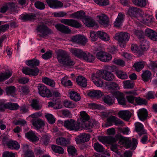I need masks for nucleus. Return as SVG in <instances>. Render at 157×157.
I'll return each instance as SVG.
<instances>
[{
	"label": "nucleus",
	"instance_id": "0eeeda50",
	"mask_svg": "<svg viewBox=\"0 0 157 157\" xmlns=\"http://www.w3.org/2000/svg\"><path fill=\"white\" fill-rule=\"evenodd\" d=\"M101 72L97 71L96 73L92 74L91 76L92 80L94 83L98 87H101L104 83L103 80L101 79Z\"/></svg>",
	"mask_w": 157,
	"mask_h": 157
},
{
	"label": "nucleus",
	"instance_id": "9b49d317",
	"mask_svg": "<svg viewBox=\"0 0 157 157\" xmlns=\"http://www.w3.org/2000/svg\"><path fill=\"white\" fill-rule=\"evenodd\" d=\"M36 30L38 32L41 33L40 36L43 37L53 33L52 30L44 24L39 25L37 27Z\"/></svg>",
	"mask_w": 157,
	"mask_h": 157
},
{
	"label": "nucleus",
	"instance_id": "13d9d810",
	"mask_svg": "<svg viewBox=\"0 0 157 157\" xmlns=\"http://www.w3.org/2000/svg\"><path fill=\"white\" fill-rule=\"evenodd\" d=\"M81 129H82V128H92L94 126V124L93 123L87 121L83 123L82 124L81 123Z\"/></svg>",
	"mask_w": 157,
	"mask_h": 157
},
{
	"label": "nucleus",
	"instance_id": "b1692460",
	"mask_svg": "<svg viewBox=\"0 0 157 157\" xmlns=\"http://www.w3.org/2000/svg\"><path fill=\"white\" fill-rule=\"evenodd\" d=\"M82 21L85 25L88 27H92L96 25L94 20L90 17L86 16Z\"/></svg>",
	"mask_w": 157,
	"mask_h": 157
},
{
	"label": "nucleus",
	"instance_id": "5fc2aeb1",
	"mask_svg": "<svg viewBox=\"0 0 157 157\" xmlns=\"http://www.w3.org/2000/svg\"><path fill=\"white\" fill-rule=\"evenodd\" d=\"M7 105L8 106L7 109L12 110H16L19 107V105L17 103L8 102Z\"/></svg>",
	"mask_w": 157,
	"mask_h": 157
},
{
	"label": "nucleus",
	"instance_id": "774afa93",
	"mask_svg": "<svg viewBox=\"0 0 157 157\" xmlns=\"http://www.w3.org/2000/svg\"><path fill=\"white\" fill-rule=\"evenodd\" d=\"M35 6L37 8L40 10H43L45 7L44 3L40 1L36 2L35 3Z\"/></svg>",
	"mask_w": 157,
	"mask_h": 157
},
{
	"label": "nucleus",
	"instance_id": "a211bd4d",
	"mask_svg": "<svg viewBox=\"0 0 157 157\" xmlns=\"http://www.w3.org/2000/svg\"><path fill=\"white\" fill-rule=\"evenodd\" d=\"M36 14L33 13H29L21 15V20L23 21H33L36 19Z\"/></svg>",
	"mask_w": 157,
	"mask_h": 157
},
{
	"label": "nucleus",
	"instance_id": "680f3d73",
	"mask_svg": "<svg viewBox=\"0 0 157 157\" xmlns=\"http://www.w3.org/2000/svg\"><path fill=\"white\" fill-rule=\"evenodd\" d=\"M67 151L68 153L72 156L77 155V151L75 147L71 146H69Z\"/></svg>",
	"mask_w": 157,
	"mask_h": 157
},
{
	"label": "nucleus",
	"instance_id": "9d476101",
	"mask_svg": "<svg viewBox=\"0 0 157 157\" xmlns=\"http://www.w3.org/2000/svg\"><path fill=\"white\" fill-rule=\"evenodd\" d=\"M96 56L101 61L105 62L110 61L112 57L110 54L102 51L97 53Z\"/></svg>",
	"mask_w": 157,
	"mask_h": 157
},
{
	"label": "nucleus",
	"instance_id": "f03ea898",
	"mask_svg": "<svg viewBox=\"0 0 157 157\" xmlns=\"http://www.w3.org/2000/svg\"><path fill=\"white\" fill-rule=\"evenodd\" d=\"M63 125L68 129L75 131L79 130L81 127L80 123L71 119L65 121Z\"/></svg>",
	"mask_w": 157,
	"mask_h": 157
},
{
	"label": "nucleus",
	"instance_id": "1a4fd4ad",
	"mask_svg": "<svg viewBox=\"0 0 157 157\" xmlns=\"http://www.w3.org/2000/svg\"><path fill=\"white\" fill-rule=\"evenodd\" d=\"M60 21L65 25L76 28L81 27L82 25L80 22L73 19H63L61 20Z\"/></svg>",
	"mask_w": 157,
	"mask_h": 157
},
{
	"label": "nucleus",
	"instance_id": "3c124183",
	"mask_svg": "<svg viewBox=\"0 0 157 157\" xmlns=\"http://www.w3.org/2000/svg\"><path fill=\"white\" fill-rule=\"evenodd\" d=\"M63 106L67 108H72L75 107V104L72 101L69 100H65L63 101Z\"/></svg>",
	"mask_w": 157,
	"mask_h": 157
},
{
	"label": "nucleus",
	"instance_id": "cd10ccee",
	"mask_svg": "<svg viewBox=\"0 0 157 157\" xmlns=\"http://www.w3.org/2000/svg\"><path fill=\"white\" fill-rule=\"evenodd\" d=\"M70 52L73 55L79 58H82L85 52L80 49L75 48H71Z\"/></svg>",
	"mask_w": 157,
	"mask_h": 157
},
{
	"label": "nucleus",
	"instance_id": "393cba45",
	"mask_svg": "<svg viewBox=\"0 0 157 157\" xmlns=\"http://www.w3.org/2000/svg\"><path fill=\"white\" fill-rule=\"evenodd\" d=\"M56 142L57 144L63 146H66L71 143L69 138H57Z\"/></svg>",
	"mask_w": 157,
	"mask_h": 157
},
{
	"label": "nucleus",
	"instance_id": "a19ab883",
	"mask_svg": "<svg viewBox=\"0 0 157 157\" xmlns=\"http://www.w3.org/2000/svg\"><path fill=\"white\" fill-rule=\"evenodd\" d=\"M140 47L141 49L145 51L149 48L148 41L145 40L143 38L140 40Z\"/></svg>",
	"mask_w": 157,
	"mask_h": 157
},
{
	"label": "nucleus",
	"instance_id": "4be33fe9",
	"mask_svg": "<svg viewBox=\"0 0 157 157\" xmlns=\"http://www.w3.org/2000/svg\"><path fill=\"white\" fill-rule=\"evenodd\" d=\"M118 115L124 120L128 121L131 117V113L128 110L121 111L119 112Z\"/></svg>",
	"mask_w": 157,
	"mask_h": 157
},
{
	"label": "nucleus",
	"instance_id": "4c0bfd02",
	"mask_svg": "<svg viewBox=\"0 0 157 157\" xmlns=\"http://www.w3.org/2000/svg\"><path fill=\"white\" fill-rule=\"evenodd\" d=\"M12 73L9 70L0 74V82L6 80L9 78L12 75Z\"/></svg>",
	"mask_w": 157,
	"mask_h": 157
},
{
	"label": "nucleus",
	"instance_id": "4468645a",
	"mask_svg": "<svg viewBox=\"0 0 157 157\" xmlns=\"http://www.w3.org/2000/svg\"><path fill=\"white\" fill-rule=\"evenodd\" d=\"M32 123L37 129H42L45 125L44 122L40 118H35L32 119Z\"/></svg>",
	"mask_w": 157,
	"mask_h": 157
},
{
	"label": "nucleus",
	"instance_id": "de8ad7c7",
	"mask_svg": "<svg viewBox=\"0 0 157 157\" xmlns=\"http://www.w3.org/2000/svg\"><path fill=\"white\" fill-rule=\"evenodd\" d=\"M52 150L55 152L59 154H63L64 150L62 147L55 145H52L51 146Z\"/></svg>",
	"mask_w": 157,
	"mask_h": 157
},
{
	"label": "nucleus",
	"instance_id": "37998d69",
	"mask_svg": "<svg viewBox=\"0 0 157 157\" xmlns=\"http://www.w3.org/2000/svg\"><path fill=\"white\" fill-rule=\"evenodd\" d=\"M117 77L122 79H127L128 78L126 72L122 71L117 70L116 72Z\"/></svg>",
	"mask_w": 157,
	"mask_h": 157
},
{
	"label": "nucleus",
	"instance_id": "052dcab7",
	"mask_svg": "<svg viewBox=\"0 0 157 157\" xmlns=\"http://www.w3.org/2000/svg\"><path fill=\"white\" fill-rule=\"evenodd\" d=\"M94 2L100 6H105L109 4L108 0H94Z\"/></svg>",
	"mask_w": 157,
	"mask_h": 157
},
{
	"label": "nucleus",
	"instance_id": "aec40b11",
	"mask_svg": "<svg viewBox=\"0 0 157 157\" xmlns=\"http://www.w3.org/2000/svg\"><path fill=\"white\" fill-rule=\"evenodd\" d=\"M100 71L102 73L101 75L102 78L108 81H111L114 79V76L111 72L105 70H101Z\"/></svg>",
	"mask_w": 157,
	"mask_h": 157
},
{
	"label": "nucleus",
	"instance_id": "bf43d9fd",
	"mask_svg": "<svg viewBox=\"0 0 157 157\" xmlns=\"http://www.w3.org/2000/svg\"><path fill=\"white\" fill-rule=\"evenodd\" d=\"M31 105L36 110H39L41 109V107L39 105L38 101L36 99H34L33 100Z\"/></svg>",
	"mask_w": 157,
	"mask_h": 157
},
{
	"label": "nucleus",
	"instance_id": "c85d7f7f",
	"mask_svg": "<svg viewBox=\"0 0 157 157\" xmlns=\"http://www.w3.org/2000/svg\"><path fill=\"white\" fill-rule=\"evenodd\" d=\"M98 36L101 40L105 41H108L110 40L109 35L105 32L99 31L97 32Z\"/></svg>",
	"mask_w": 157,
	"mask_h": 157
},
{
	"label": "nucleus",
	"instance_id": "0e129e2a",
	"mask_svg": "<svg viewBox=\"0 0 157 157\" xmlns=\"http://www.w3.org/2000/svg\"><path fill=\"white\" fill-rule=\"evenodd\" d=\"M94 148L98 152H102L104 151V148L102 145L98 143H94Z\"/></svg>",
	"mask_w": 157,
	"mask_h": 157
},
{
	"label": "nucleus",
	"instance_id": "7c9ffc66",
	"mask_svg": "<svg viewBox=\"0 0 157 157\" xmlns=\"http://www.w3.org/2000/svg\"><path fill=\"white\" fill-rule=\"evenodd\" d=\"M70 16L73 18L82 19L83 20L86 16L85 13L83 11H79L71 14Z\"/></svg>",
	"mask_w": 157,
	"mask_h": 157
},
{
	"label": "nucleus",
	"instance_id": "473e14b6",
	"mask_svg": "<svg viewBox=\"0 0 157 157\" xmlns=\"http://www.w3.org/2000/svg\"><path fill=\"white\" fill-rule=\"evenodd\" d=\"M82 58L86 61L90 63H93L95 58V57L92 54L89 53H86L85 52Z\"/></svg>",
	"mask_w": 157,
	"mask_h": 157
},
{
	"label": "nucleus",
	"instance_id": "6e6d98bb",
	"mask_svg": "<svg viewBox=\"0 0 157 157\" xmlns=\"http://www.w3.org/2000/svg\"><path fill=\"white\" fill-rule=\"evenodd\" d=\"M61 82L65 86H70L72 85V83L71 80H67L66 77H63L62 78Z\"/></svg>",
	"mask_w": 157,
	"mask_h": 157
},
{
	"label": "nucleus",
	"instance_id": "79ce46f5",
	"mask_svg": "<svg viewBox=\"0 0 157 157\" xmlns=\"http://www.w3.org/2000/svg\"><path fill=\"white\" fill-rule=\"evenodd\" d=\"M102 99L105 103L109 105H112L114 103L112 96L109 95L105 96L102 98Z\"/></svg>",
	"mask_w": 157,
	"mask_h": 157
},
{
	"label": "nucleus",
	"instance_id": "e433bc0d",
	"mask_svg": "<svg viewBox=\"0 0 157 157\" xmlns=\"http://www.w3.org/2000/svg\"><path fill=\"white\" fill-rule=\"evenodd\" d=\"M123 83L124 87L125 89H132L135 85L134 82L130 80L124 81Z\"/></svg>",
	"mask_w": 157,
	"mask_h": 157
},
{
	"label": "nucleus",
	"instance_id": "7ed1b4c3",
	"mask_svg": "<svg viewBox=\"0 0 157 157\" xmlns=\"http://www.w3.org/2000/svg\"><path fill=\"white\" fill-rule=\"evenodd\" d=\"M120 141L128 148L135 150L137 145L138 141L136 139L133 138L132 140H130L129 138H120Z\"/></svg>",
	"mask_w": 157,
	"mask_h": 157
},
{
	"label": "nucleus",
	"instance_id": "338daca9",
	"mask_svg": "<svg viewBox=\"0 0 157 157\" xmlns=\"http://www.w3.org/2000/svg\"><path fill=\"white\" fill-rule=\"evenodd\" d=\"M136 102L138 105H141L143 104H146L147 101L145 99L141 98L140 97L136 98L135 99Z\"/></svg>",
	"mask_w": 157,
	"mask_h": 157
},
{
	"label": "nucleus",
	"instance_id": "2f4dec72",
	"mask_svg": "<svg viewBox=\"0 0 157 157\" xmlns=\"http://www.w3.org/2000/svg\"><path fill=\"white\" fill-rule=\"evenodd\" d=\"M87 94L91 97L98 98L102 96L103 93L100 90H93L88 92Z\"/></svg>",
	"mask_w": 157,
	"mask_h": 157
},
{
	"label": "nucleus",
	"instance_id": "603ef678",
	"mask_svg": "<svg viewBox=\"0 0 157 157\" xmlns=\"http://www.w3.org/2000/svg\"><path fill=\"white\" fill-rule=\"evenodd\" d=\"M80 115L81 116V119L82 124L89 120V117L85 111H82L81 112Z\"/></svg>",
	"mask_w": 157,
	"mask_h": 157
},
{
	"label": "nucleus",
	"instance_id": "20e7f679",
	"mask_svg": "<svg viewBox=\"0 0 157 157\" xmlns=\"http://www.w3.org/2000/svg\"><path fill=\"white\" fill-rule=\"evenodd\" d=\"M0 140L3 144L6 145L11 149L17 150L20 148V145L16 141L9 140L8 138H1Z\"/></svg>",
	"mask_w": 157,
	"mask_h": 157
},
{
	"label": "nucleus",
	"instance_id": "c9c22d12",
	"mask_svg": "<svg viewBox=\"0 0 157 157\" xmlns=\"http://www.w3.org/2000/svg\"><path fill=\"white\" fill-rule=\"evenodd\" d=\"M117 138H98L100 142L103 144H112L116 141Z\"/></svg>",
	"mask_w": 157,
	"mask_h": 157
},
{
	"label": "nucleus",
	"instance_id": "f8f14e48",
	"mask_svg": "<svg viewBox=\"0 0 157 157\" xmlns=\"http://www.w3.org/2000/svg\"><path fill=\"white\" fill-rule=\"evenodd\" d=\"M140 21L142 23L148 25L154 21V18L151 15L148 14H144L139 18Z\"/></svg>",
	"mask_w": 157,
	"mask_h": 157
},
{
	"label": "nucleus",
	"instance_id": "bb28decb",
	"mask_svg": "<svg viewBox=\"0 0 157 157\" xmlns=\"http://www.w3.org/2000/svg\"><path fill=\"white\" fill-rule=\"evenodd\" d=\"M124 15L121 13H119L118 15L114 22V25L116 27H120L122 23L124 21Z\"/></svg>",
	"mask_w": 157,
	"mask_h": 157
},
{
	"label": "nucleus",
	"instance_id": "8fccbe9b",
	"mask_svg": "<svg viewBox=\"0 0 157 157\" xmlns=\"http://www.w3.org/2000/svg\"><path fill=\"white\" fill-rule=\"evenodd\" d=\"M151 76V73L148 70L144 71L141 75L142 79L145 82L148 81Z\"/></svg>",
	"mask_w": 157,
	"mask_h": 157
},
{
	"label": "nucleus",
	"instance_id": "c03bdc74",
	"mask_svg": "<svg viewBox=\"0 0 157 157\" xmlns=\"http://www.w3.org/2000/svg\"><path fill=\"white\" fill-rule=\"evenodd\" d=\"M26 64L28 66L31 67L38 66L39 65L40 61L36 59H32L26 61Z\"/></svg>",
	"mask_w": 157,
	"mask_h": 157
},
{
	"label": "nucleus",
	"instance_id": "09e8293b",
	"mask_svg": "<svg viewBox=\"0 0 157 157\" xmlns=\"http://www.w3.org/2000/svg\"><path fill=\"white\" fill-rule=\"evenodd\" d=\"M9 10L12 12V13H14L17 11V6L13 2H9L6 3Z\"/></svg>",
	"mask_w": 157,
	"mask_h": 157
},
{
	"label": "nucleus",
	"instance_id": "a18cd8bd",
	"mask_svg": "<svg viewBox=\"0 0 157 157\" xmlns=\"http://www.w3.org/2000/svg\"><path fill=\"white\" fill-rule=\"evenodd\" d=\"M132 2L136 6L141 7H145L147 4L146 0H132Z\"/></svg>",
	"mask_w": 157,
	"mask_h": 157
},
{
	"label": "nucleus",
	"instance_id": "864d4df0",
	"mask_svg": "<svg viewBox=\"0 0 157 157\" xmlns=\"http://www.w3.org/2000/svg\"><path fill=\"white\" fill-rule=\"evenodd\" d=\"M138 12V9L136 7H131L129 9L128 13L131 16L134 17Z\"/></svg>",
	"mask_w": 157,
	"mask_h": 157
},
{
	"label": "nucleus",
	"instance_id": "dca6fc26",
	"mask_svg": "<svg viewBox=\"0 0 157 157\" xmlns=\"http://www.w3.org/2000/svg\"><path fill=\"white\" fill-rule=\"evenodd\" d=\"M124 93L127 94L126 98L128 101L130 103H133L136 98L134 96L138 95L136 91L135 90L129 91H125Z\"/></svg>",
	"mask_w": 157,
	"mask_h": 157
},
{
	"label": "nucleus",
	"instance_id": "f257e3e1",
	"mask_svg": "<svg viewBox=\"0 0 157 157\" xmlns=\"http://www.w3.org/2000/svg\"><path fill=\"white\" fill-rule=\"evenodd\" d=\"M57 58L59 63L63 65L70 66L74 65L75 62L72 60L67 52L59 50L57 53Z\"/></svg>",
	"mask_w": 157,
	"mask_h": 157
},
{
	"label": "nucleus",
	"instance_id": "f704fd0d",
	"mask_svg": "<svg viewBox=\"0 0 157 157\" xmlns=\"http://www.w3.org/2000/svg\"><path fill=\"white\" fill-rule=\"evenodd\" d=\"M118 131L119 133L116 135L115 137H124L119 135V133H122L124 134L128 135L129 134V132L130 131V130L128 127L123 128H118Z\"/></svg>",
	"mask_w": 157,
	"mask_h": 157
},
{
	"label": "nucleus",
	"instance_id": "49530a36",
	"mask_svg": "<svg viewBox=\"0 0 157 157\" xmlns=\"http://www.w3.org/2000/svg\"><path fill=\"white\" fill-rule=\"evenodd\" d=\"M42 81L44 83L51 87H54L55 86V83L54 81L48 77L43 78Z\"/></svg>",
	"mask_w": 157,
	"mask_h": 157
},
{
	"label": "nucleus",
	"instance_id": "69168bd1",
	"mask_svg": "<svg viewBox=\"0 0 157 157\" xmlns=\"http://www.w3.org/2000/svg\"><path fill=\"white\" fill-rule=\"evenodd\" d=\"M45 117L49 124H52L55 123L56 120L52 115L48 114L45 115Z\"/></svg>",
	"mask_w": 157,
	"mask_h": 157
},
{
	"label": "nucleus",
	"instance_id": "2eb2a0df",
	"mask_svg": "<svg viewBox=\"0 0 157 157\" xmlns=\"http://www.w3.org/2000/svg\"><path fill=\"white\" fill-rule=\"evenodd\" d=\"M22 71L24 74L27 75L33 76L37 75L39 72V70L37 68L33 69H31L29 67L23 68Z\"/></svg>",
	"mask_w": 157,
	"mask_h": 157
},
{
	"label": "nucleus",
	"instance_id": "412c9836",
	"mask_svg": "<svg viewBox=\"0 0 157 157\" xmlns=\"http://www.w3.org/2000/svg\"><path fill=\"white\" fill-rule=\"evenodd\" d=\"M98 22L102 25L107 26L108 23L107 16L104 14H101L97 17Z\"/></svg>",
	"mask_w": 157,
	"mask_h": 157
},
{
	"label": "nucleus",
	"instance_id": "6ab92c4d",
	"mask_svg": "<svg viewBox=\"0 0 157 157\" xmlns=\"http://www.w3.org/2000/svg\"><path fill=\"white\" fill-rule=\"evenodd\" d=\"M145 34L151 40L157 41V33L149 29H147L145 31Z\"/></svg>",
	"mask_w": 157,
	"mask_h": 157
},
{
	"label": "nucleus",
	"instance_id": "a878e982",
	"mask_svg": "<svg viewBox=\"0 0 157 157\" xmlns=\"http://www.w3.org/2000/svg\"><path fill=\"white\" fill-rule=\"evenodd\" d=\"M56 29L59 31L63 33H69L71 30L68 28L67 26H65L60 24H56L55 25Z\"/></svg>",
	"mask_w": 157,
	"mask_h": 157
},
{
	"label": "nucleus",
	"instance_id": "5701e85b",
	"mask_svg": "<svg viewBox=\"0 0 157 157\" xmlns=\"http://www.w3.org/2000/svg\"><path fill=\"white\" fill-rule=\"evenodd\" d=\"M113 96L117 99L119 103L122 105H125V101L122 93L119 92H114Z\"/></svg>",
	"mask_w": 157,
	"mask_h": 157
},
{
	"label": "nucleus",
	"instance_id": "423d86ee",
	"mask_svg": "<svg viewBox=\"0 0 157 157\" xmlns=\"http://www.w3.org/2000/svg\"><path fill=\"white\" fill-rule=\"evenodd\" d=\"M135 130L138 132L139 136L141 137H148L149 136L147 130L144 129V125L140 123L136 122L134 124Z\"/></svg>",
	"mask_w": 157,
	"mask_h": 157
},
{
	"label": "nucleus",
	"instance_id": "ddd939ff",
	"mask_svg": "<svg viewBox=\"0 0 157 157\" xmlns=\"http://www.w3.org/2000/svg\"><path fill=\"white\" fill-rule=\"evenodd\" d=\"M46 2L49 7L53 9L59 8L63 6V3L57 0H46Z\"/></svg>",
	"mask_w": 157,
	"mask_h": 157
},
{
	"label": "nucleus",
	"instance_id": "f3484780",
	"mask_svg": "<svg viewBox=\"0 0 157 157\" xmlns=\"http://www.w3.org/2000/svg\"><path fill=\"white\" fill-rule=\"evenodd\" d=\"M139 119L144 121L147 118L148 113L147 110L144 108H142L138 110L137 112Z\"/></svg>",
	"mask_w": 157,
	"mask_h": 157
},
{
	"label": "nucleus",
	"instance_id": "72a5a7b5",
	"mask_svg": "<svg viewBox=\"0 0 157 157\" xmlns=\"http://www.w3.org/2000/svg\"><path fill=\"white\" fill-rule=\"evenodd\" d=\"M107 90L111 92L112 90H117L119 89V86L116 83L111 82L107 85Z\"/></svg>",
	"mask_w": 157,
	"mask_h": 157
},
{
	"label": "nucleus",
	"instance_id": "e2e57ef3",
	"mask_svg": "<svg viewBox=\"0 0 157 157\" xmlns=\"http://www.w3.org/2000/svg\"><path fill=\"white\" fill-rule=\"evenodd\" d=\"M116 117L111 116L107 118L106 125L107 126H110L113 124V123H114Z\"/></svg>",
	"mask_w": 157,
	"mask_h": 157
},
{
	"label": "nucleus",
	"instance_id": "4d7b16f0",
	"mask_svg": "<svg viewBox=\"0 0 157 157\" xmlns=\"http://www.w3.org/2000/svg\"><path fill=\"white\" fill-rule=\"evenodd\" d=\"M6 93L8 95H11L14 93L16 90V88L13 86H10L6 87Z\"/></svg>",
	"mask_w": 157,
	"mask_h": 157
},
{
	"label": "nucleus",
	"instance_id": "58836bf2",
	"mask_svg": "<svg viewBox=\"0 0 157 157\" xmlns=\"http://www.w3.org/2000/svg\"><path fill=\"white\" fill-rule=\"evenodd\" d=\"M69 95L70 98L75 101H78L81 99L80 94L75 91H71L70 92Z\"/></svg>",
	"mask_w": 157,
	"mask_h": 157
},
{
	"label": "nucleus",
	"instance_id": "c756f323",
	"mask_svg": "<svg viewBox=\"0 0 157 157\" xmlns=\"http://www.w3.org/2000/svg\"><path fill=\"white\" fill-rule=\"evenodd\" d=\"M76 81L78 84L82 87H85L87 86V80L84 77L81 76H78Z\"/></svg>",
	"mask_w": 157,
	"mask_h": 157
},
{
	"label": "nucleus",
	"instance_id": "6e6552de",
	"mask_svg": "<svg viewBox=\"0 0 157 157\" xmlns=\"http://www.w3.org/2000/svg\"><path fill=\"white\" fill-rule=\"evenodd\" d=\"M130 38L129 34L125 32L116 33L114 37L115 40L121 43L127 42L129 40Z\"/></svg>",
	"mask_w": 157,
	"mask_h": 157
},
{
	"label": "nucleus",
	"instance_id": "ea45409f",
	"mask_svg": "<svg viewBox=\"0 0 157 157\" xmlns=\"http://www.w3.org/2000/svg\"><path fill=\"white\" fill-rule=\"evenodd\" d=\"M145 63L143 61L137 62L134 64L133 67L136 71L139 72L144 67Z\"/></svg>",
	"mask_w": 157,
	"mask_h": 157
},
{
	"label": "nucleus",
	"instance_id": "39448f33",
	"mask_svg": "<svg viewBox=\"0 0 157 157\" xmlns=\"http://www.w3.org/2000/svg\"><path fill=\"white\" fill-rule=\"evenodd\" d=\"M37 88L38 90V93L41 96L48 98L52 96V93L44 85L39 84L38 85Z\"/></svg>",
	"mask_w": 157,
	"mask_h": 157
}]
</instances>
